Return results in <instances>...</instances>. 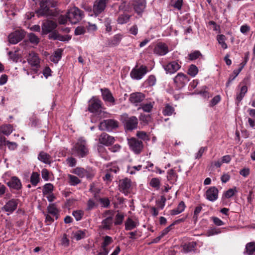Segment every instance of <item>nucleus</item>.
Instances as JSON below:
<instances>
[{
  "mask_svg": "<svg viewBox=\"0 0 255 255\" xmlns=\"http://www.w3.org/2000/svg\"><path fill=\"white\" fill-rule=\"evenodd\" d=\"M57 3L53 0H42L40 2V8L36 11L38 17L42 16H54L55 12L50 7H55Z\"/></svg>",
  "mask_w": 255,
  "mask_h": 255,
  "instance_id": "nucleus-1",
  "label": "nucleus"
},
{
  "mask_svg": "<svg viewBox=\"0 0 255 255\" xmlns=\"http://www.w3.org/2000/svg\"><path fill=\"white\" fill-rule=\"evenodd\" d=\"M72 154L83 158L89 154V149L86 140L82 137L78 138L77 142L72 148Z\"/></svg>",
  "mask_w": 255,
  "mask_h": 255,
  "instance_id": "nucleus-2",
  "label": "nucleus"
},
{
  "mask_svg": "<svg viewBox=\"0 0 255 255\" xmlns=\"http://www.w3.org/2000/svg\"><path fill=\"white\" fill-rule=\"evenodd\" d=\"M103 216L105 219L102 221L100 228L104 230H111L114 223V212L111 210L106 211Z\"/></svg>",
  "mask_w": 255,
  "mask_h": 255,
  "instance_id": "nucleus-3",
  "label": "nucleus"
},
{
  "mask_svg": "<svg viewBox=\"0 0 255 255\" xmlns=\"http://www.w3.org/2000/svg\"><path fill=\"white\" fill-rule=\"evenodd\" d=\"M67 13L68 20L73 24L78 22L83 17L82 11L77 7L70 8Z\"/></svg>",
  "mask_w": 255,
  "mask_h": 255,
  "instance_id": "nucleus-4",
  "label": "nucleus"
},
{
  "mask_svg": "<svg viewBox=\"0 0 255 255\" xmlns=\"http://www.w3.org/2000/svg\"><path fill=\"white\" fill-rule=\"evenodd\" d=\"M118 126V122L115 120L108 119L104 120L103 122H101L99 126V128L101 130H107L110 131L117 128Z\"/></svg>",
  "mask_w": 255,
  "mask_h": 255,
  "instance_id": "nucleus-5",
  "label": "nucleus"
},
{
  "mask_svg": "<svg viewBox=\"0 0 255 255\" xmlns=\"http://www.w3.org/2000/svg\"><path fill=\"white\" fill-rule=\"evenodd\" d=\"M28 64L31 66L32 69L35 73H37L39 68L40 67V61L37 54L34 52L30 53L27 58Z\"/></svg>",
  "mask_w": 255,
  "mask_h": 255,
  "instance_id": "nucleus-6",
  "label": "nucleus"
},
{
  "mask_svg": "<svg viewBox=\"0 0 255 255\" xmlns=\"http://www.w3.org/2000/svg\"><path fill=\"white\" fill-rule=\"evenodd\" d=\"M18 203V199H11L5 202V205L1 208V210L7 212V215L11 214L17 209Z\"/></svg>",
  "mask_w": 255,
  "mask_h": 255,
  "instance_id": "nucleus-7",
  "label": "nucleus"
},
{
  "mask_svg": "<svg viewBox=\"0 0 255 255\" xmlns=\"http://www.w3.org/2000/svg\"><path fill=\"white\" fill-rule=\"evenodd\" d=\"M147 71L146 66L141 65L139 68H134L131 70L130 75L132 79L140 80L146 74Z\"/></svg>",
  "mask_w": 255,
  "mask_h": 255,
  "instance_id": "nucleus-8",
  "label": "nucleus"
},
{
  "mask_svg": "<svg viewBox=\"0 0 255 255\" xmlns=\"http://www.w3.org/2000/svg\"><path fill=\"white\" fill-rule=\"evenodd\" d=\"M119 187L120 191L127 195L130 192L131 181L128 178L121 179L119 181Z\"/></svg>",
  "mask_w": 255,
  "mask_h": 255,
  "instance_id": "nucleus-9",
  "label": "nucleus"
},
{
  "mask_svg": "<svg viewBox=\"0 0 255 255\" xmlns=\"http://www.w3.org/2000/svg\"><path fill=\"white\" fill-rule=\"evenodd\" d=\"M128 143L130 148L136 154L139 153L143 148L142 142L135 138L129 139Z\"/></svg>",
  "mask_w": 255,
  "mask_h": 255,
  "instance_id": "nucleus-10",
  "label": "nucleus"
},
{
  "mask_svg": "<svg viewBox=\"0 0 255 255\" xmlns=\"http://www.w3.org/2000/svg\"><path fill=\"white\" fill-rule=\"evenodd\" d=\"M24 36V33L22 30H16L11 34L8 37L9 43L12 44L17 43Z\"/></svg>",
  "mask_w": 255,
  "mask_h": 255,
  "instance_id": "nucleus-11",
  "label": "nucleus"
},
{
  "mask_svg": "<svg viewBox=\"0 0 255 255\" xmlns=\"http://www.w3.org/2000/svg\"><path fill=\"white\" fill-rule=\"evenodd\" d=\"M108 0H96L94 4L93 11L96 15L103 12L107 3Z\"/></svg>",
  "mask_w": 255,
  "mask_h": 255,
  "instance_id": "nucleus-12",
  "label": "nucleus"
},
{
  "mask_svg": "<svg viewBox=\"0 0 255 255\" xmlns=\"http://www.w3.org/2000/svg\"><path fill=\"white\" fill-rule=\"evenodd\" d=\"M57 27L56 22L51 20H46L42 24L41 28L42 33L44 34L51 32Z\"/></svg>",
  "mask_w": 255,
  "mask_h": 255,
  "instance_id": "nucleus-13",
  "label": "nucleus"
},
{
  "mask_svg": "<svg viewBox=\"0 0 255 255\" xmlns=\"http://www.w3.org/2000/svg\"><path fill=\"white\" fill-rule=\"evenodd\" d=\"M115 138L106 133H103L99 137V141L101 144L106 146H109L115 142Z\"/></svg>",
  "mask_w": 255,
  "mask_h": 255,
  "instance_id": "nucleus-14",
  "label": "nucleus"
},
{
  "mask_svg": "<svg viewBox=\"0 0 255 255\" xmlns=\"http://www.w3.org/2000/svg\"><path fill=\"white\" fill-rule=\"evenodd\" d=\"M138 124V120L135 116L128 117L125 120V127L127 129L132 130L136 128Z\"/></svg>",
  "mask_w": 255,
  "mask_h": 255,
  "instance_id": "nucleus-15",
  "label": "nucleus"
},
{
  "mask_svg": "<svg viewBox=\"0 0 255 255\" xmlns=\"http://www.w3.org/2000/svg\"><path fill=\"white\" fill-rule=\"evenodd\" d=\"M102 106V102L98 99H92L89 101L88 110L90 112L94 113L97 112Z\"/></svg>",
  "mask_w": 255,
  "mask_h": 255,
  "instance_id": "nucleus-16",
  "label": "nucleus"
},
{
  "mask_svg": "<svg viewBox=\"0 0 255 255\" xmlns=\"http://www.w3.org/2000/svg\"><path fill=\"white\" fill-rule=\"evenodd\" d=\"M206 198L208 200L214 202L218 197V190L215 187H210L206 192Z\"/></svg>",
  "mask_w": 255,
  "mask_h": 255,
  "instance_id": "nucleus-17",
  "label": "nucleus"
},
{
  "mask_svg": "<svg viewBox=\"0 0 255 255\" xmlns=\"http://www.w3.org/2000/svg\"><path fill=\"white\" fill-rule=\"evenodd\" d=\"M101 91L102 92L103 99L105 102L112 103L113 105L115 104V98L113 96L111 91L108 89H101Z\"/></svg>",
  "mask_w": 255,
  "mask_h": 255,
  "instance_id": "nucleus-18",
  "label": "nucleus"
},
{
  "mask_svg": "<svg viewBox=\"0 0 255 255\" xmlns=\"http://www.w3.org/2000/svg\"><path fill=\"white\" fill-rule=\"evenodd\" d=\"M8 186L11 189L19 190L22 187L20 180L16 176L12 177L9 181L7 182Z\"/></svg>",
  "mask_w": 255,
  "mask_h": 255,
  "instance_id": "nucleus-19",
  "label": "nucleus"
},
{
  "mask_svg": "<svg viewBox=\"0 0 255 255\" xmlns=\"http://www.w3.org/2000/svg\"><path fill=\"white\" fill-rule=\"evenodd\" d=\"M144 94L141 93H133L130 94L129 101L130 102L135 106H137L139 103H141L144 99Z\"/></svg>",
  "mask_w": 255,
  "mask_h": 255,
  "instance_id": "nucleus-20",
  "label": "nucleus"
},
{
  "mask_svg": "<svg viewBox=\"0 0 255 255\" xmlns=\"http://www.w3.org/2000/svg\"><path fill=\"white\" fill-rule=\"evenodd\" d=\"M154 52L159 55H164L168 52V47L165 43H159L155 47Z\"/></svg>",
  "mask_w": 255,
  "mask_h": 255,
  "instance_id": "nucleus-21",
  "label": "nucleus"
},
{
  "mask_svg": "<svg viewBox=\"0 0 255 255\" xmlns=\"http://www.w3.org/2000/svg\"><path fill=\"white\" fill-rule=\"evenodd\" d=\"M180 68V66L175 61L169 63L164 66V69L167 73L173 74Z\"/></svg>",
  "mask_w": 255,
  "mask_h": 255,
  "instance_id": "nucleus-22",
  "label": "nucleus"
},
{
  "mask_svg": "<svg viewBox=\"0 0 255 255\" xmlns=\"http://www.w3.org/2000/svg\"><path fill=\"white\" fill-rule=\"evenodd\" d=\"M188 77L182 73H179L174 78V81L179 86H183L189 81Z\"/></svg>",
  "mask_w": 255,
  "mask_h": 255,
  "instance_id": "nucleus-23",
  "label": "nucleus"
},
{
  "mask_svg": "<svg viewBox=\"0 0 255 255\" xmlns=\"http://www.w3.org/2000/svg\"><path fill=\"white\" fill-rule=\"evenodd\" d=\"M125 230L129 231L133 230L139 225V223L137 220H133L131 218L128 217L125 223Z\"/></svg>",
  "mask_w": 255,
  "mask_h": 255,
  "instance_id": "nucleus-24",
  "label": "nucleus"
},
{
  "mask_svg": "<svg viewBox=\"0 0 255 255\" xmlns=\"http://www.w3.org/2000/svg\"><path fill=\"white\" fill-rule=\"evenodd\" d=\"M38 159L40 161L46 164H50L52 161L51 156L44 151H41L39 153Z\"/></svg>",
  "mask_w": 255,
  "mask_h": 255,
  "instance_id": "nucleus-25",
  "label": "nucleus"
},
{
  "mask_svg": "<svg viewBox=\"0 0 255 255\" xmlns=\"http://www.w3.org/2000/svg\"><path fill=\"white\" fill-rule=\"evenodd\" d=\"M145 7V2L144 0H138L134 4V8L137 13H141Z\"/></svg>",
  "mask_w": 255,
  "mask_h": 255,
  "instance_id": "nucleus-26",
  "label": "nucleus"
},
{
  "mask_svg": "<svg viewBox=\"0 0 255 255\" xmlns=\"http://www.w3.org/2000/svg\"><path fill=\"white\" fill-rule=\"evenodd\" d=\"M49 37L53 39H57L61 41H68L70 39V37L68 36L61 35L56 32L50 34Z\"/></svg>",
  "mask_w": 255,
  "mask_h": 255,
  "instance_id": "nucleus-27",
  "label": "nucleus"
},
{
  "mask_svg": "<svg viewBox=\"0 0 255 255\" xmlns=\"http://www.w3.org/2000/svg\"><path fill=\"white\" fill-rule=\"evenodd\" d=\"M185 208V205L183 201H181L176 209L171 211L172 215H176L182 212Z\"/></svg>",
  "mask_w": 255,
  "mask_h": 255,
  "instance_id": "nucleus-28",
  "label": "nucleus"
},
{
  "mask_svg": "<svg viewBox=\"0 0 255 255\" xmlns=\"http://www.w3.org/2000/svg\"><path fill=\"white\" fill-rule=\"evenodd\" d=\"M196 245V243L194 242H190L188 244H185L183 247L184 252L188 253L194 251Z\"/></svg>",
  "mask_w": 255,
  "mask_h": 255,
  "instance_id": "nucleus-29",
  "label": "nucleus"
},
{
  "mask_svg": "<svg viewBox=\"0 0 255 255\" xmlns=\"http://www.w3.org/2000/svg\"><path fill=\"white\" fill-rule=\"evenodd\" d=\"M48 212L56 219L58 218V210L54 204H50L47 207Z\"/></svg>",
  "mask_w": 255,
  "mask_h": 255,
  "instance_id": "nucleus-30",
  "label": "nucleus"
},
{
  "mask_svg": "<svg viewBox=\"0 0 255 255\" xmlns=\"http://www.w3.org/2000/svg\"><path fill=\"white\" fill-rule=\"evenodd\" d=\"M62 50L61 49H57L53 55L50 57L51 61L56 63L61 59Z\"/></svg>",
  "mask_w": 255,
  "mask_h": 255,
  "instance_id": "nucleus-31",
  "label": "nucleus"
},
{
  "mask_svg": "<svg viewBox=\"0 0 255 255\" xmlns=\"http://www.w3.org/2000/svg\"><path fill=\"white\" fill-rule=\"evenodd\" d=\"M124 218V214L121 212H118L115 216V222H114L115 225L117 226L122 224Z\"/></svg>",
  "mask_w": 255,
  "mask_h": 255,
  "instance_id": "nucleus-32",
  "label": "nucleus"
},
{
  "mask_svg": "<svg viewBox=\"0 0 255 255\" xmlns=\"http://www.w3.org/2000/svg\"><path fill=\"white\" fill-rule=\"evenodd\" d=\"M130 17V15L127 14H120L117 19L118 23L123 24L128 22Z\"/></svg>",
  "mask_w": 255,
  "mask_h": 255,
  "instance_id": "nucleus-33",
  "label": "nucleus"
},
{
  "mask_svg": "<svg viewBox=\"0 0 255 255\" xmlns=\"http://www.w3.org/2000/svg\"><path fill=\"white\" fill-rule=\"evenodd\" d=\"M40 179V175L37 172H33L30 177V182L33 186H36L38 183Z\"/></svg>",
  "mask_w": 255,
  "mask_h": 255,
  "instance_id": "nucleus-34",
  "label": "nucleus"
},
{
  "mask_svg": "<svg viewBox=\"0 0 255 255\" xmlns=\"http://www.w3.org/2000/svg\"><path fill=\"white\" fill-rule=\"evenodd\" d=\"M87 231L86 230H78L74 233V238L79 241L86 237Z\"/></svg>",
  "mask_w": 255,
  "mask_h": 255,
  "instance_id": "nucleus-35",
  "label": "nucleus"
},
{
  "mask_svg": "<svg viewBox=\"0 0 255 255\" xmlns=\"http://www.w3.org/2000/svg\"><path fill=\"white\" fill-rule=\"evenodd\" d=\"M73 173L77 175L79 177L83 178L85 177L87 174V170L83 168L77 167L74 170Z\"/></svg>",
  "mask_w": 255,
  "mask_h": 255,
  "instance_id": "nucleus-36",
  "label": "nucleus"
},
{
  "mask_svg": "<svg viewBox=\"0 0 255 255\" xmlns=\"http://www.w3.org/2000/svg\"><path fill=\"white\" fill-rule=\"evenodd\" d=\"M1 130L3 134L8 135L12 132L13 128L10 125H4L1 127Z\"/></svg>",
  "mask_w": 255,
  "mask_h": 255,
  "instance_id": "nucleus-37",
  "label": "nucleus"
},
{
  "mask_svg": "<svg viewBox=\"0 0 255 255\" xmlns=\"http://www.w3.org/2000/svg\"><path fill=\"white\" fill-rule=\"evenodd\" d=\"M177 176L173 169H170L168 171L167 178L171 182H174L176 180Z\"/></svg>",
  "mask_w": 255,
  "mask_h": 255,
  "instance_id": "nucleus-38",
  "label": "nucleus"
},
{
  "mask_svg": "<svg viewBox=\"0 0 255 255\" xmlns=\"http://www.w3.org/2000/svg\"><path fill=\"white\" fill-rule=\"evenodd\" d=\"M53 185L51 183H46L43 186V194L47 195L49 193H52L53 190Z\"/></svg>",
  "mask_w": 255,
  "mask_h": 255,
  "instance_id": "nucleus-39",
  "label": "nucleus"
},
{
  "mask_svg": "<svg viewBox=\"0 0 255 255\" xmlns=\"http://www.w3.org/2000/svg\"><path fill=\"white\" fill-rule=\"evenodd\" d=\"M68 177L69 179V184L71 185L75 186L80 183V180L74 175L69 174Z\"/></svg>",
  "mask_w": 255,
  "mask_h": 255,
  "instance_id": "nucleus-40",
  "label": "nucleus"
},
{
  "mask_svg": "<svg viewBox=\"0 0 255 255\" xmlns=\"http://www.w3.org/2000/svg\"><path fill=\"white\" fill-rule=\"evenodd\" d=\"M248 88L246 86H243L241 89V91L239 94L237 95V100L240 102L245 96V94L247 92Z\"/></svg>",
  "mask_w": 255,
  "mask_h": 255,
  "instance_id": "nucleus-41",
  "label": "nucleus"
},
{
  "mask_svg": "<svg viewBox=\"0 0 255 255\" xmlns=\"http://www.w3.org/2000/svg\"><path fill=\"white\" fill-rule=\"evenodd\" d=\"M198 72V69L197 66L193 64L190 66L188 70V74L189 75L194 77L197 74Z\"/></svg>",
  "mask_w": 255,
  "mask_h": 255,
  "instance_id": "nucleus-42",
  "label": "nucleus"
},
{
  "mask_svg": "<svg viewBox=\"0 0 255 255\" xmlns=\"http://www.w3.org/2000/svg\"><path fill=\"white\" fill-rule=\"evenodd\" d=\"M154 103V102H149L148 103L143 104L140 108H141L143 111L145 112L149 113L153 108Z\"/></svg>",
  "mask_w": 255,
  "mask_h": 255,
  "instance_id": "nucleus-43",
  "label": "nucleus"
},
{
  "mask_svg": "<svg viewBox=\"0 0 255 255\" xmlns=\"http://www.w3.org/2000/svg\"><path fill=\"white\" fill-rule=\"evenodd\" d=\"M226 37L224 35H219L217 36V40L220 44H221L222 47L225 49L227 48V45L225 42Z\"/></svg>",
  "mask_w": 255,
  "mask_h": 255,
  "instance_id": "nucleus-44",
  "label": "nucleus"
},
{
  "mask_svg": "<svg viewBox=\"0 0 255 255\" xmlns=\"http://www.w3.org/2000/svg\"><path fill=\"white\" fill-rule=\"evenodd\" d=\"M246 252L249 255H252L255 251V246L253 243H249L247 244L246 247Z\"/></svg>",
  "mask_w": 255,
  "mask_h": 255,
  "instance_id": "nucleus-45",
  "label": "nucleus"
},
{
  "mask_svg": "<svg viewBox=\"0 0 255 255\" xmlns=\"http://www.w3.org/2000/svg\"><path fill=\"white\" fill-rule=\"evenodd\" d=\"M174 111V109L172 106L167 104L163 111V114L165 116H171Z\"/></svg>",
  "mask_w": 255,
  "mask_h": 255,
  "instance_id": "nucleus-46",
  "label": "nucleus"
},
{
  "mask_svg": "<svg viewBox=\"0 0 255 255\" xmlns=\"http://www.w3.org/2000/svg\"><path fill=\"white\" fill-rule=\"evenodd\" d=\"M122 38V35L120 34L115 35L111 40L110 43L112 45L119 44Z\"/></svg>",
  "mask_w": 255,
  "mask_h": 255,
  "instance_id": "nucleus-47",
  "label": "nucleus"
},
{
  "mask_svg": "<svg viewBox=\"0 0 255 255\" xmlns=\"http://www.w3.org/2000/svg\"><path fill=\"white\" fill-rule=\"evenodd\" d=\"M160 181L158 178H153L151 179L149 184L151 187L158 189L160 187Z\"/></svg>",
  "mask_w": 255,
  "mask_h": 255,
  "instance_id": "nucleus-48",
  "label": "nucleus"
},
{
  "mask_svg": "<svg viewBox=\"0 0 255 255\" xmlns=\"http://www.w3.org/2000/svg\"><path fill=\"white\" fill-rule=\"evenodd\" d=\"M29 41L34 44H37L39 42V38L34 33H30L28 35Z\"/></svg>",
  "mask_w": 255,
  "mask_h": 255,
  "instance_id": "nucleus-49",
  "label": "nucleus"
},
{
  "mask_svg": "<svg viewBox=\"0 0 255 255\" xmlns=\"http://www.w3.org/2000/svg\"><path fill=\"white\" fill-rule=\"evenodd\" d=\"M236 192H237L236 187H234V188L229 189L227 190L225 193L224 196L226 198H230L233 197Z\"/></svg>",
  "mask_w": 255,
  "mask_h": 255,
  "instance_id": "nucleus-50",
  "label": "nucleus"
},
{
  "mask_svg": "<svg viewBox=\"0 0 255 255\" xmlns=\"http://www.w3.org/2000/svg\"><path fill=\"white\" fill-rule=\"evenodd\" d=\"M113 242L112 238L110 237L106 236L104 238V242L103 243L102 245V248H107V246L111 244Z\"/></svg>",
  "mask_w": 255,
  "mask_h": 255,
  "instance_id": "nucleus-51",
  "label": "nucleus"
},
{
  "mask_svg": "<svg viewBox=\"0 0 255 255\" xmlns=\"http://www.w3.org/2000/svg\"><path fill=\"white\" fill-rule=\"evenodd\" d=\"M97 207L95 201L93 199H89L87 202V211H90Z\"/></svg>",
  "mask_w": 255,
  "mask_h": 255,
  "instance_id": "nucleus-52",
  "label": "nucleus"
},
{
  "mask_svg": "<svg viewBox=\"0 0 255 255\" xmlns=\"http://www.w3.org/2000/svg\"><path fill=\"white\" fill-rule=\"evenodd\" d=\"M201 56L202 54L199 51H195L189 54V59L191 60H195Z\"/></svg>",
  "mask_w": 255,
  "mask_h": 255,
  "instance_id": "nucleus-53",
  "label": "nucleus"
},
{
  "mask_svg": "<svg viewBox=\"0 0 255 255\" xmlns=\"http://www.w3.org/2000/svg\"><path fill=\"white\" fill-rule=\"evenodd\" d=\"M166 201V198L163 196H161L160 200L158 201L156 203L158 207L160 209H163Z\"/></svg>",
  "mask_w": 255,
  "mask_h": 255,
  "instance_id": "nucleus-54",
  "label": "nucleus"
},
{
  "mask_svg": "<svg viewBox=\"0 0 255 255\" xmlns=\"http://www.w3.org/2000/svg\"><path fill=\"white\" fill-rule=\"evenodd\" d=\"M73 216L75 217L76 221H79L82 219L83 213L82 211H74L72 213Z\"/></svg>",
  "mask_w": 255,
  "mask_h": 255,
  "instance_id": "nucleus-55",
  "label": "nucleus"
},
{
  "mask_svg": "<svg viewBox=\"0 0 255 255\" xmlns=\"http://www.w3.org/2000/svg\"><path fill=\"white\" fill-rule=\"evenodd\" d=\"M139 120L144 124H146L150 121V117L149 115L141 114L139 117Z\"/></svg>",
  "mask_w": 255,
  "mask_h": 255,
  "instance_id": "nucleus-56",
  "label": "nucleus"
},
{
  "mask_svg": "<svg viewBox=\"0 0 255 255\" xmlns=\"http://www.w3.org/2000/svg\"><path fill=\"white\" fill-rule=\"evenodd\" d=\"M111 20L109 18H106L104 21V25L106 26V30L107 32L112 31V27L111 26Z\"/></svg>",
  "mask_w": 255,
  "mask_h": 255,
  "instance_id": "nucleus-57",
  "label": "nucleus"
},
{
  "mask_svg": "<svg viewBox=\"0 0 255 255\" xmlns=\"http://www.w3.org/2000/svg\"><path fill=\"white\" fill-rule=\"evenodd\" d=\"M156 78L153 75H150L148 77L147 82L149 86H154L156 83Z\"/></svg>",
  "mask_w": 255,
  "mask_h": 255,
  "instance_id": "nucleus-58",
  "label": "nucleus"
},
{
  "mask_svg": "<svg viewBox=\"0 0 255 255\" xmlns=\"http://www.w3.org/2000/svg\"><path fill=\"white\" fill-rule=\"evenodd\" d=\"M100 202L102 205V207L104 208L108 207L110 205V201L107 198L100 199Z\"/></svg>",
  "mask_w": 255,
  "mask_h": 255,
  "instance_id": "nucleus-59",
  "label": "nucleus"
},
{
  "mask_svg": "<svg viewBox=\"0 0 255 255\" xmlns=\"http://www.w3.org/2000/svg\"><path fill=\"white\" fill-rule=\"evenodd\" d=\"M85 32V29L83 26H78L75 30V34L76 35L83 34Z\"/></svg>",
  "mask_w": 255,
  "mask_h": 255,
  "instance_id": "nucleus-60",
  "label": "nucleus"
},
{
  "mask_svg": "<svg viewBox=\"0 0 255 255\" xmlns=\"http://www.w3.org/2000/svg\"><path fill=\"white\" fill-rule=\"evenodd\" d=\"M136 136L138 137L143 140H146L148 139V136L146 133L143 131H137L136 133Z\"/></svg>",
  "mask_w": 255,
  "mask_h": 255,
  "instance_id": "nucleus-61",
  "label": "nucleus"
},
{
  "mask_svg": "<svg viewBox=\"0 0 255 255\" xmlns=\"http://www.w3.org/2000/svg\"><path fill=\"white\" fill-rule=\"evenodd\" d=\"M221 100V97L219 95L216 96L211 101L210 106L213 107L217 104Z\"/></svg>",
  "mask_w": 255,
  "mask_h": 255,
  "instance_id": "nucleus-62",
  "label": "nucleus"
},
{
  "mask_svg": "<svg viewBox=\"0 0 255 255\" xmlns=\"http://www.w3.org/2000/svg\"><path fill=\"white\" fill-rule=\"evenodd\" d=\"M66 161L67 162V164L70 167H74L76 165V160L73 157H68Z\"/></svg>",
  "mask_w": 255,
  "mask_h": 255,
  "instance_id": "nucleus-63",
  "label": "nucleus"
},
{
  "mask_svg": "<svg viewBox=\"0 0 255 255\" xmlns=\"http://www.w3.org/2000/svg\"><path fill=\"white\" fill-rule=\"evenodd\" d=\"M183 5V0H177L174 4H172V6L180 10L182 8Z\"/></svg>",
  "mask_w": 255,
  "mask_h": 255,
  "instance_id": "nucleus-64",
  "label": "nucleus"
}]
</instances>
